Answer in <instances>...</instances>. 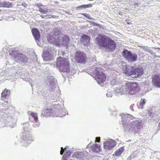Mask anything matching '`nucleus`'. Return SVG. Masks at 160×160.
<instances>
[{
	"mask_svg": "<svg viewBox=\"0 0 160 160\" xmlns=\"http://www.w3.org/2000/svg\"><path fill=\"white\" fill-rule=\"evenodd\" d=\"M1 10L0 9V12H1Z\"/></svg>",
	"mask_w": 160,
	"mask_h": 160,
	"instance_id": "obj_37",
	"label": "nucleus"
},
{
	"mask_svg": "<svg viewBox=\"0 0 160 160\" xmlns=\"http://www.w3.org/2000/svg\"><path fill=\"white\" fill-rule=\"evenodd\" d=\"M71 154V152L70 150H66L65 153L62 156L63 159L65 160H67Z\"/></svg>",
	"mask_w": 160,
	"mask_h": 160,
	"instance_id": "obj_21",
	"label": "nucleus"
},
{
	"mask_svg": "<svg viewBox=\"0 0 160 160\" xmlns=\"http://www.w3.org/2000/svg\"><path fill=\"white\" fill-rule=\"evenodd\" d=\"M122 70L126 76H131L132 78H138L140 77L143 74V70L142 68L137 67L134 66L130 67L127 65H123Z\"/></svg>",
	"mask_w": 160,
	"mask_h": 160,
	"instance_id": "obj_2",
	"label": "nucleus"
},
{
	"mask_svg": "<svg viewBox=\"0 0 160 160\" xmlns=\"http://www.w3.org/2000/svg\"><path fill=\"white\" fill-rule=\"evenodd\" d=\"M56 66L61 72H70V64L68 60L61 57L57 59Z\"/></svg>",
	"mask_w": 160,
	"mask_h": 160,
	"instance_id": "obj_3",
	"label": "nucleus"
},
{
	"mask_svg": "<svg viewBox=\"0 0 160 160\" xmlns=\"http://www.w3.org/2000/svg\"><path fill=\"white\" fill-rule=\"evenodd\" d=\"M123 57L129 62H133L136 61L138 58L137 55L132 54L130 51L127 49H124L122 52Z\"/></svg>",
	"mask_w": 160,
	"mask_h": 160,
	"instance_id": "obj_9",
	"label": "nucleus"
},
{
	"mask_svg": "<svg viewBox=\"0 0 160 160\" xmlns=\"http://www.w3.org/2000/svg\"><path fill=\"white\" fill-rule=\"evenodd\" d=\"M60 31L58 29L54 30L48 34L47 39L50 43L58 44L60 41Z\"/></svg>",
	"mask_w": 160,
	"mask_h": 160,
	"instance_id": "obj_5",
	"label": "nucleus"
},
{
	"mask_svg": "<svg viewBox=\"0 0 160 160\" xmlns=\"http://www.w3.org/2000/svg\"><path fill=\"white\" fill-rule=\"evenodd\" d=\"M124 92L126 94L134 95L138 92L140 88L137 82H128L124 86Z\"/></svg>",
	"mask_w": 160,
	"mask_h": 160,
	"instance_id": "obj_4",
	"label": "nucleus"
},
{
	"mask_svg": "<svg viewBox=\"0 0 160 160\" xmlns=\"http://www.w3.org/2000/svg\"><path fill=\"white\" fill-rule=\"evenodd\" d=\"M96 40L98 46L105 48L109 51H113L116 48L115 41L106 36L99 34L96 38Z\"/></svg>",
	"mask_w": 160,
	"mask_h": 160,
	"instance_id": "obj_1",
	"label": "nucleus"
},
{
	"mask_svg": "<svg viewBox=\"0 0 160 160\" xmlns=\"http://www.w3.org/2000/svg\"><path fill=\"white\" fill-rule=\"evenodd\" d=\"M152 113H150V115H149L150 116H151Z\"/></svg>",
	"mask_w": 160,
	"mask_h": 160,
	"instance_id": "obj_36",
	"label": "nucleus"
},
{
	"mask_svg": "<svg viewBox=\"0 0 160 160\" xmlns=\"http://www.w3.org/2000/svg\"><path fill=\"white\" fill-rule=\"evenodd\" d=\"M100 137H97L95 138V142H99L100 141Z\"/></svg>",
	"mask_w": 160,
	"mask_h": 160,
	"instance_id": "obj_30",
	"label": "nucleus"
},
{
	"mask_svg": "<svg viewBox=\"0 0 160 160\" xmlns=\"http://www.w3.org/2000/svg\"><path fill=\"white\" fill-rule=\"evenodd\" d=\"M14 58L17 62L21 61L25 63L28 61V58L26 56L21 53H17L16 56H15Z\"/></svg>",
	"mask_w": 160,
	"mask_h": 160,
	"instance_id": "obj_13",
	"label": "nucleus"
},
{
	"mask_svg": "<svg viewBox=\"0 0 160 160\" xmlns=\"http://www.w3.org/2000/svg\"><path fill=\"white\" fill-rule=\"evenodd\" d=\"M53 113L54 111L52 109H46L42 111L41 115L42 117H48L51 116Z\"/></svg>",
	"mask_w": 160,
	"mask_h": 160,
	"instance_id": "obj_14",
	"label": "nucleus"
},
{
	"mask_svg": "<svg viewBox=\"0 0 160 160\" xmlns=\"http://www.w3.org/2000/svg\"><path fill=\"white\" fill-rule=\"evenodd\" d=\"M117 142L112 139H109L105 141L103 143V148L107 150L112 149L117 144Z\"/></svg>",
	"mask_w": 160,
	"mask_h": 160,
	"instance_id": "obj_10",
	"label": "nucleus"
},
{
	"mask_svg": "<svg viewBox=\"0 0 160 160\" xmlns=\"http://www.w3.org/2000/svg\"><path fill=\"white\" fill-rule=\"evenodd\" d=\"M90 38L86 35H83L82 36L81 42L85 46L88 45L90 43Z\"/></svg>",
	"mask_w": 160,
	"mask_h": 160,
	"instance_id": "obj_15",
	"label": "nucleus"
},
{
	"mask_svg": "<svg viewBox=\"0 0 160 160\" xmlns=\"http://www.w3.org/2000/svg\"><path fill=\"white\" fill-rule=\"evenodd\" d=\"M146 100L145 99L142 98L141 100L140 105L141 106V108L142 109L143 106L146 102Z\"/></svg>",
	"mask_w": 160,
	"mask_h": 160,
	"instance_id": "obj_26",
	"label": "nucleus"
},
{
	"mask_svg": "<svg viewBox=\"0 0 160 160\" xmlns=\"http://www.w3.org/2000/svg\"><path fill=\"white\" fill-rule=\"evenodd\" d=\"M32 32L33 35L36 40H38L40 38V35L39 31L36 28H33L32 29Z\"/></svg>",
	"mask_w": 160,
	"mask_h": 160,
	"instance_id": "obj_18",
	"label": "nucleus"
},
{
	"mask_svg": "<svg viewBox=\"0 0 160 160\" xmlns=\"http://www.w3.org/2000/svg\"><path fill=\"white\" fill-rule=\"evenodd\" d=\"M82 5H80V6H78V7H77L76 8V9H77V10H80V9H81L82 8Z\"/></svg>",
	"mask_w": 160,
	"mask_h": 160,
	"instance_id": "obj_33",
	"label": "nucleus"
},
{
	"mask_svg": "<svg viewBox=\"0 0 160 160\" xmlns=\"http://www.w3.org/2000/svg\"><path fill=\"white\" fill-rule=\"evenodd\" d=\"M43 59L45 61H48L51 60L52 58V55L49 53H45L42 55Z\"/></svg>",
	"mask_w": 160,
	"mask_h": 160,
	"instance_id": "obj_20",
	"label": "nucleus"
},
{
	"mask_svg": "<svg viewBox=\"0 0 160 160\" xmlns=\"http://www.w3.org/2000/svg\"><path fill=\"white\" fill-rule=\"evenodd\" d=\"M73 156L77 158L82 159L84 158L85 155L82 152H76L74 153Z\"/></svg>",
	"mask_w": 160,
	"mask_h": 160,
	"instance_id": "obj_19",
	"label": "nucleus"
},
{
	"mask_svg": "<svg viewBox=\"0 0 160 160\" xmlns=\"http://www.w3.org/2000/svg\"><path fill=\"white\" fill-rule=\"evenodd\" d=\"M41 16L42 18H49L48 17V16L47 15H41Z\"/></svg>",
	"mask_w": 160,
	"mask_h": 160,
	"instance_id": "obj_32",
	"label": "nucleus"
},
{
	"mask_svg": "<svg viewBox=\"0 0 160 160\" xmlns=\"http://www.w3.org/2000/svg\"><path fill=\"white\" fill-rule=\"evenodd\" d=\"M39 11L43 13H46L48 12V10L47 9H44L42 8H40L39 9Z\"/></svg>",
	"mask_w": 160,
	"mask_h": 160,
	"instance_id": "obj_27",
	"label": "nucleus"
},
{
	"mask_svg": "<svg viewBox=\"0 0 160 160\" xmlns=\"http://www.w3.org/2000/svg\"><path fill=\"white\" fill-rule=\"evenodd\" d=\"M124 150V148L122 147L119 148L115 152V155L116 156H119L123 152Z\"/></svg>",
	"mask_w": 160,
	"mask_h": 160,
	"instance_id": "obj_22",
	"label": "nucleus"
},
{
	"mask_svg": "<svg viewBox=\"0 0 160 160\" xmlns=\"http://www.w3.org/2000/svg\"><path fill=\"white\" fill-rule=\"evenodd\" d=\"M123 117H124V118H125V119L126 118V117H125V116H124Z\"/></svg>",
	"mask_w": 160,
	"mask_h": 160,
	"instance_id": "obj_35",
	"label": "nucleus"
},
{
	"mask_svg": "<svg viewBox=\"0 0 160 160\" xmlns=\"http://www.w3.org/2000/svg\"><path fill=\"white\" fill-rule=\"evenodd\" d=\"M12 7V4L10 2L6 1L0 2V7L11 8Z\"/></svg>",
	"mask_w": 160,
	"mask_h": 160,
	"instance_id": "obj_16",
	"label": "nucleus"
},
{
	"mask_svg": "<svg viewBox=\"0 0 160 160\" xmlns=\"http://www.w3.org/2000/svg\"><path fill=\"white\" fill-rule=\"evenodd\" d=\"M82 8H83L85 9L88 8H90L92 7L93 5L92 4L89 3L88 4H83L82 5Z\"/></svg>",
	"mask_w": 160,
	"mask_h": 160,
	"instance_id": "obj_25",
	"label": "nucleus"
},
{
	"mask_svg": "<svg viewBox=\"0 0 160 160\" xmlns=\"http://www.w3.org/2000/svg\"><path fill=\"white\" fill-rule=\"evenodd\" d=\"M10 91L8 90L6 88L4 89L1 93V99L4 100L6 99L7 96L10 95Z\"/></svg>",
	"mask_w": 160,
	"mask_h": 160,
	"instance_id": "obj_17",
	"label": "nucleus"
},
{
	"mask_svg": "<svg viewBox=\"0 0 160 160\" xmlns=\"http://www.w3.org/2000/svg\"><path fill=\"white\" fill-rule=\"evenodd\" d=\"M126 22L128 24H131V21L129 19H127L126 20Z\"/></svg>",
	"mask_w": 160,
	"mask_h": 160,
	"instance_id": "obj_31",
	"label": "nucleus"
},
{
	"mask_svg": "<svg viewBox=\"0 0 160 160\" xmlns=\"http://www.w3.org/2000/svg\"><path fill=\"white\" fill-rule=\"evenodd\" d=\"M66 147H65L64 149L62 147L61 148V150L60 151V154L62 155L64 152H65L66 150Z\"/></svg>",
	"mask_w": 160,
	"mask_h": 160,
	"instance_id": "obj_29",
	"label": "nucleus"
},
{
	"mask_svg": "<svg viewBox=\"0 0 160 160\" xmlns=\"http://www.w3.org/2000/svg\"><path fill=\"white\" fill-rule=\"evenodd\" d=\"M94 72L95 73V78L98 83L100 84L103 83L106 79V75L103 72L101 68H96Z\"/></svg>",
	"mask_w": 160,
	"mask_h": 160,
	"instance_id": "obj_6",
	"label": "nucleus"
},
{
	"mask_svg": "<svg viewBox=\"0 0 160 160\" xmlns=\"http://www.w3.org/2000/svg\"><path fill=\"white\" fill-rule=\"evenodd\" d=\"M141 122V120L132 121L129 125H128V130L131 132H133L135 133H136L140 129Z\"/></svg>",
	"mask_w": 160,
	"mask_h": 160,
	"instance_id": "obj_7",
	"label": "nucleus"
},
{
	"mask_svg": "<svg viewBox=\"0 0 160 160\" xmlns=\"http://www.w3.org/2000/svg\"><path fill=\"white\" fill-rule=\"evenodd\" d=\"M86 148H90L92 151L95 152H97L100 151L101 149L100 145L97 143H94L91 145V143H90L87 146Z\"/></svg>",
	"mask_w": 160,
	"mask_h": 160,
	"instance_id": "obj_12",
	"label": "nucleus"
},
{
	"mask_svg": "<svg viewBox=\"0 0 160 160\" xmlns=\"http://www.w3.org/2000/svg\"><path fill=\"white\" fill-rule=\"evenodd\" d=\"M30 115L34 118V121L37 122L38 121V117L37 113L33 112H30Z\"/></svg>",
	"mask_w": 160,
	"mask_h": 160,
	"instance_id": "obj_24",
	"label": "nucleus"
},
{
	"mask_svg": "<svg viewBox=\"0 0 160 160\" xmlns=\"http://www.w3.org/2000/svg\"><path fill=\"white\" fill-rule=\"evenodd\" d=\"M70 38L67 35H65L62 38V41L63 43L67 44L69 43Z\"/></svg>",
	"mask_w": 160,
	"mask_h": 160,
	"instance_id": "obj_23",
	"label": "nucleus"
},
{
	"mask_svg": "<svg viewBox=\"0 0 160 160\" xmlns=\"http://www.w3.org/2000/svg\"><path fill=\"white\" fill-rule=\"evenodd\" d=\"M81 15H83L87 19H92V18L90 16V15L88 14L84 13H81Z\"/></svg>",
	"mask_w": 160,
	"mask_h": 160,
	"instance_id": "obj_28",
	"label": "nucleus"
},
{
	"mask_svg": "<svg viewBox=\"0 0 160 160\" xmlns=\"http://www.w3.org/2000/svg\"><path fill=\"white\" fill-rule=\"evenodd\" d=\"M158 48V49H160V48Z\"/></svg>",
	"mask_w": 160,
	"mask_h": 160,
	"instance_id": "obj_38",
	"label": "nucleus"
},
{
	"mask_svg": "<svg viewBox=\"0 0 160 160\" xmlns=\"http://www.w3.org/2000/svg\"><path fill=\"white\" fill-rule=\"evenodd\" d=\"M160 58V56H155L154 57V58Z\"/></svg>",
	"mask_w": 160,
	"mask_h": 160,
	"instance_id": "obj_34",
	"label": "nucleus"
},
{
	"mask_svg": "<svg viewBox=\"0 0 160 160\" xmlns=\"http://www.w3.org/2000/svg\"><path fill=\"white\" fill-rule=\"evenodd\" d=\"M75 59L76 62L78 63L84 64L86 62L87 58L85 53L78 51L75 53Z\"/></svg>",
	"mask_w": 160,
	"mask_h": 160,
	"instance_id": "obj_8",
	"label": "nucleus"
},
{
	"mask_svg": "<svg viewBox=\"0 0 160 160\" xmlns=\"http://www.w3.org/2000/svg\"><path fill=\"white\" fill-rule=\"evenodd\" d=\"M152 82L154 85L160 88V75L154 74L152 76Z\"/></svg>",
	"mask_w": 160,
	"mask_h": 160,
	"instance_id": "obj_11",
	"label": "nucleus"
}]
</instances>
